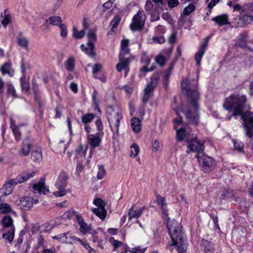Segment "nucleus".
<instances>
[{
    "label": "nucleus",
    "instance_id": "5701e85b",
    "mask_svg": "<svg viewBox=\"0 0 253 253\" xmlns=\"http://www.w3.org/2000/svg\"><path fill=\"white\" fill-rule=\"evenodd\" d=\"M173 64H171L170 67L164 72V75L162 77V82L164 87L166 89L169 86V80L171 71L173 68Z\"/></svg>",
    "mask_w": 253,
    "mask_h": 253
},
{
    "label": "nucleus",
    "instance_id": "8fccbe9b",
    "mask_svg": "<svg viewBox=\"0 0 253 253\" xmlns=\"http://www.w3.org/2000/svg\"><path fill=\"white\" fill-rule=\"evenodd\" d=\"M244 127L246 129V135L249 137L252 138L253 136V126L247 125V126H244Z\"/></svg>",
    "mask_w": 253,
    "mask_h": 253
},
{
    "label": "nucleus",
    "instance_id": "4c0bfd02",
    "mask_svg": "<svg viewBox=\"0 0 253 253\" xmlns=\"http://www.w3.org/2000/svg\"><path fill=\"white\" fill-rule=\"evenodd\" d=\"M85 35L84 30H82L78 31L77 29L74 27L73 29V36L76 39H80L84 37Z\"/></svg>",
    "mask_w": 253,
    "mask_h": 253
},
{
    "label": "nucleus",
    "instance_id": "ddd939ff",
    "mask_svg": "<svg viewBox=\"0 0 253 253\" xmlns=\"http://www.w3.org/2000/svg\"><path fill=\"white\" fill-rule=\"evenodd\" d=\"M241 15L235 17L233 23L237 27H244L253 22L251 15L240 14Z\"/></svg>",
    "mask_w": 253,
    "mask_h": 253
},
{
    "label": "nucleus",
    "instance_id": "4468645a",
    "mask_svg": "<svg viewBox=\"0 0 253 253\" xmlns=\"http://www.w3.org/2000/svg\"><path fill=\"white\" fill-rule=\"evenodd\" d=\"M52 238L62 243L71 244H73L77 242V240H79V238L72 236L69 232L53 236Z\"/></svg>",
    "mask_w": 253,
    "mask_h": 253
},
{
    "label": "nucleus",
    "instance_id": "dca6fc26",
    "mask_svg": "<svg viewBox=\"0 0 253 253\" xmlns=\"http://www.w3.org/2000/svg\"><path fill=\"white\" fill-rule=\"evenodd\" d=\"M234 11L239 12L240 14L250 15L253 13V3L245 4L243 6L237 3L233 6Z\"/></svg>",
    "mask_w": 253,
    "mask_h": 253
},
{
    "label": "nucleus",
    "instance_id": "f3484780",
    "mask_svg": "<svg viewBox=\"0 0 253 253\" xmlns=\"http://www.w3.org/2000/svg\"><path fill=\"white\" fill-rule=\"evenodd\" d=\"M129 58L128 57H119V62L116 65V70L121 72L123 70L125 71V76H126L129 71Z\"/></svg>",
    "mask_w": 253,
    "mask_h": 253
},
{
    "label": "nucleus",
    "instance_id": "052dcab7",
    "mask_svg": "<svg viewBox=\"0 0 253 253\" xmlns=\"http://www.w3.org/2000/svg\"><path fill=\"white\" fill-rule=\"evenodd\" d=\"M59 149L57 150L58 152L61 153L63 152L64 153L66 150V145L64 144V140H61L60 141V143L59 144Z\"/></svg>",
    "mask_w": 253,
    "mask_h": 253
},
{
    "label": "nucleus",
    "instance_id": "a18cd8bd",
    "mask_svg": "<svg viewBox=\"0 0 253 253\" xmlns=\"http://www.w3.org/2000/svg\"><path fill=\"white\" fill-rule=\"evenodd\" d=\"M120 21L121 18L119 16H116L114 17L113 19L110 24V26L111 27L112 31H113L114 29L117 28Z\"/></svg>",
    "mask_w": 253,
    "mask_h": 253
},
{
    "label": "nucleus",
    "instance_id": "f257e3e1",
    "mask_svg": "<svg viewBox=\"0 0 253 253\" xmlns=\"http://www.w3.org/2000/svg\"><path fill=\"white\" fill-rule=\"evenodd\" d=\"M156 201L162 210L163 219L167 221V227L172 242V245L176 247L178 253L185 252L187 249V244L185 240L184 234L182 232L181 225L174 220H170L168 212L166 198L164 197L157 195Z\"/></svg>",
    "mask_w": 253,
    "mask_h": 253
},
{
    "label": "nucleus",
    "instance_id": "f8f14e48",
    "mask_svg": "<svg viewBox=\"0 0 253 253\" xmlns=\"http://www.w3.org/2000/svg\"><path fill=\"white\" fill-rule=\"evenodd\" d=\"M103 132H97L96 134H88L87 135V142L90 145L91 149H93L100 145Z\"/></svg>",
    "mask_w": 253,
    "mask_h": 253
},
{
    "label": "nucleus",
    "instance_id": "de8ad7c7",
    "mask_svg": "<svg viewBox=\"0 0 253 253\" xmlns=\"http://www.w3.org/2000/svg\"><path fill=\"white\" fill-rule=\"evenodd\" d=\"M93 204L98 207L97 208H105V202L100 198H96L93 201Z\"/></svg>",
    "mask_w": 253,
    "mask_h": 253
},
{
    "label": "nucleus",
    "instance_id": "bf43d9fd",
    "mask_svg": "<svg viewBox=\"0 0 253 253\" xmlns=\"http://www.w3.org/2000/svg\"><path fill=\"white\" fill-rule=\"evenodd\" d=\"M234 147L238 151H241L243 149L244 144L241 142L235 141L234 142Z\"/></svg>",
    "mask_w": 253,
    "mask_h": 253
},
{
    "label": "nucleus",
    "instance_id": "a19ab883",
    "mask_svg": "<svg viewBox=\"0 0 253 253\" xmlns=\"http://www.w3.org/2000/svg\"><path fill=\"white\" fill-rule=\"evenodd\" d=\"M94 118V115L91 113H87L83 115L82 117V121L84 124H86L91 122Z\"/></svg>",
    "mask_w": 253,
    "mask_h": 253
},
{
    "label": "nucleus",
    "instance_id": "72a5a7b5",
    "mask_svg": "<svg viewBox=\"0 0 253 253\" xmlns=\"http://www.w3.org/2000/svg\"><path fill=\"white\" fill-rule=\"evenodd\" d=\"M0 211L2 213H7L12 212V213L16 214V213L12 211L11 206L5 203H2L0 204Z\"/></svg>",
    "mask_w": 253,
    "mask_h": 253
},
{
    "label": "nucleus",
    "instance_id": "2f4dec72",
    "mask_svg": "<svg viewBox=\"0 0 253 253\" xmlns=\"http://www.w3.org/2000/svg\"><path fill=\"white\" fill-rule=\"evenodd\" d=\"M49 22V24L58 26L62 25V19L60 16H51L46 20V22Z\"/></svg>",
    "mask_w": 253,
    "mask_h": 253
},
{
    "label": "nucleus",
    "instance_id": "338daca9",
    "mask_svg": "<svg viewBox=\"0 0 253 253\" xmlns=\"http://www.w3.org/2000/svg\"><path fill=\"white\" fill-rule=\"evenodd\" d=\"M122 244V243L121 242L116 240H114L112 242V245L114 248V250H116L117 248L120 247Z\"/></svg>",
    "mask_w": 253,
    "mask_h": 253
},
{
    "label": "nucleus",
    "instance_id": "6e6d98bb",
    "mask_svg": "<svg viewBox=\"0 0 253 253\" xmlns=\"http://www.w3.org/2000/svg\"><path fill=\"white\" fill-rule=\"evenodd\" d=\"M153 69H148L146 65H144L140 69V73L139 76L140 77L142 76H145V74L149 71H152Z\"/></svg>",
    "mask_w": 253,
    "mask_h": 253
},
{
    "label": "nucleus",
    "instance_id": "7c9ffc66",
    "mask_svg": "<svg viewBox=\"0 0 253 253\" xmlns=\"http://www.w3.org/2000/svg\"><path fill=\"white\" fill-rule=\"evenodd\" d=\"M92 212L101 219H104L106 216L107 211L105 208H94Z\"/></svg>",
    "mask_w": 253,
    "mask_h": 253
},
{
    "label": "nucleus",
    "instance_id": "423d86ee",
    "mask_svg": "<svg viewBox=\"0 0 253 253\" xmlns=\"http://www.w3.org/2000/svg\"><path fill=\"white\" fill-rule=\"evenodd\" d=\"M187 143V153L196 152V158H199V156L203 155V152L205 148L204 142L198 140L196 137L193 136L186 138Z\"/></svg>",
    "mask_w": 253,
    "mask_h": 253
},
{
    "label": "nucleus",
    "instance_id": "6e6552de",
    "mask_svg": "<svg viewBox=\"0 0 253 253\" xmlns=\"http://www.w3.org/2000/svg\"><path fill=\"white\" fill-rule=\"evenodd\" d=\"M159 76L158 74H154L151 78V82L148 84L144 89V94L142 97V101L146 103L153 96L154 89L157 86Z\"/></svg>",
    "mask_w": 253,
    "mask_h": 253
},
{
    "label": "nucleus",
    "instance_id": "20e7f679",
    "mask_svg": "<svg viewBox=\"0 0 253 253\" xmlns=\"http://www.w3.org/2000/svg\"><path fill=\"white\" fill-rule=\"evenodd\" d=\"M107 116L113 138L119 135L120 121L123 118V112L120 105L116 104L108 105L107 108Z\"/></svg>",
    "mask_w": 253,
    "mask_h": 253
},
{
    "label": "nucleus",
    "instance_id": "864d4df0",
    "mask_svg": "<svg viewBox=\"0 0 253 253\" xmlns=\"http://www.w3.org/2000/svg\"><path fill=\"white\" fill-rule=\"evenodd\" d=\"M129 52L130 49L128 47H121L119 57H126L125 55L129 54Z\"/></svg>",
    "mask_w": 253,
    "mask_h": 253
},
{
    "label": "nucleus",
    "instance_id": "a211bd4d",
    "mask_svg": "<svg viewBox=\"0 0 253 253\" xmlns=\"http://www.w3.org/2000/svg\"><path fill=\"white\" fill-rule=\"evenodd\" d=\"M16 184V182L14 179L6 181L0 189V194L1 196H5L10 195L12 192L13 186Z\"/></svg>",
    "mask_w": 253,
    "mask_h": 253
},
{
    "label": "nucleus",
    "instance_id": "c03bdc74",
    "mask_svg": "<svg viewBox=\"0 0 253 253\" xmlns=\"http://www.w3.org/2000/svg\"><path fill=\"white\" fill-rule=\"evenodd\" d=\"M195 10V5L191 3L186 6L183 10V14L185 15H189L191 13Z\"/></svg>",
    "mask_w": 253,
    "mask_h": 253
},
{
    "label": "nucleus",
    "instance_id": "a878e982",
    "mask_svg": "<svg viewBox=\"0 0 253 253\" xmlns=\"http://www.w3.org/2000/svg\"><path fill=\"white\" fill-rule=\"evenodd\" d=\"M34 172H32L31 173L23 172L21 174L19 175L18 176H17V177L14 179V180H15L17 184L18 183H21L27 181L30 177H33L34 176Z\"/></svg>",
    "mask_w": 253,
    "mask_h": 253
},
{
    "label": "nucleus",
    "instance_id": "aec40b11",
    "mask_svg": "<svg viewBox=\"0 0 253 253\" xmlns=\"http://www.w3.org/2000/svg\"><path fill=\"white\" fill-rule=\"evenodd\" d=\"M33 139L30 137H26L22 142L21 147V153L24 156H27L29 154L31 148L33 144Z\"/></svg>",
    "mask_w": 253,
    "mask_h": 253
},
{
    "label": "nucleus",
    "instance_id": "473e14b6",
    "mask_svg": "<svg viewBox=\"0 0 253 253\" xmlns=\"http://www.w3.org/2000/svg\"><path fill=\"white\" fill-rule=\"evenodd\" d=\"M1 71L3 75L8 74L12 76L14 71L11 69V64L9 63H5L1 68Z\"/></svg>",
    "mask_w": 253,
    "mask_h": 253
},
{
    "label": "nucleus",
    "instance_id": "9b49d317",
    "mask_svg": "<svg viewBox=\"0 0 253 253\" xmlns=\"http://www.w3.org/2000/svg\"><path fill=\"white\" fill-rule=\"evenodd\" d=\"M87 38L88 42L87 43V47L84 44H82L81 45V48L83 51L86 52V53L89 56H94L95 55V53L93 51L94 45L92 42L96 40L95 32L92 30L90 31L87 34Z\"/></svg>",
    "mask_w": 253,
    "mask_h": 253
},
{
    "label": "nucleus",
    "instance_id": "7ed1b4c3",
    "mask_svg": "<svg viewBox=\"0 0 253 253\" xmlns=\"http://www.w3.org/2000/svg\"><path fill=\"white\" fill-rule=\"evenodd\" d=\"M181 84L182 92L185 93L188 97L189 106L193 108L195 112L193 113L189 109L185 112L184 108H182V111L185 115L189 123L197 125L199 122V115L197 113L199 108V101L200 99V95L198 90V81L184 79L182 80Z\"/></svg>",
    "mask_w": 253,
    "mask_h": 253
},
{
    "label": "nucleus",
    "instance_id": "e2e57ef3",
    "mask_svg": "<svg viewBox=\"0 0 253 253\" xmlns=\"http://www.w3.org/2000/svg\"><path fill=\"white\" fill-rule=\"evenodd\" d=\"M168 3L169 7L173 8L179 4V1L178 0H169Z\"/></svg>",
    "mask_w": 253,
    "mask_h": 253
},
{
    "label": "nucleus",
    "instance_id": "ea45409f",
    "mask_svg": "<svg viewBox=\"0 0 253 253\" xmlns=\"http://www.w3.org/2000/svg\"><path fill=\"white\" fill-rule=\"evenodd\" d=\"M139 151V147L138 145L135 143L132 144L130 147V157L135 158L136 157Z\"/></svg>",
    "mask_w": 253,
    "mask_h": 253
},
{
    "label": "nucleus",
    "instance_id": "b1692460",
    "mask_svg": "<svg viewBox=\"0 0 253 253\" xmlns=\"http://www.w3.org/2000/svg\"><path fill=\"white\" fill-rule=\"evenodd\" d=\"M212 20L214 21L219 26L230 24L228 22V15L225 14L216 16L213 18Z\"/></svg>",
    "mask_w": 253,
    "mask_h": 253
},
{
    "label": "nucleus",
    "instance_id": "680f3d73",
    "mask_svg": "<svg viewBox=\"0 0 253 253\" xmlns=\"http://www.w3.org/2000/svg\"><path fill=\"white\" fill-rule=\"evenodd\" d=\"M141 61L146 65H149L150 63V59L147 56L146 54H143L141 58Z\"/></svg>",
    "mask_w": 253,
    "mask_h": 253
},
{
    "label": "nucleus",
    "instance_id": "9d476101",
    "mask_svg": "<svg viewBox=\"0 0 253 253\" xmlns=\"http://www.w3.org/2000/svg\"><path fill=\"white\" fill-rule=\"evenodd\" d=\"M201 165L203 170L208 173L213 169L216 165L215 161L211 157L206 156L203 152V155L196 158Z\"/></svg>",
    "mask_w": 253,
    "mask_h": 253
},
{
    "label": "nucleus",
    "instance_id": "3c124183",
    "mask_svg": "<svg viewBox=\"0 0 253 253\" xmlns=\"http://www.w3.org/2000/svg\"><path fill=\"white\" fill-rule=\"evenodd\" d=\"M152 40L154 42L159 44H163L165 42V39L163 36H155Z\"/></svg>",
    "mask_w": 253,
    "mask_h": 253
},
{
    "label": "nucleus",
    "instance_id": "09e8293b",
    "mask_svg": "<svg viewBox=\"0 0 253 253\" xmlns=\"http://www.w3.org/2000/svg\"><path fill=\"white\" fill-rule=\"evenodd\" d=\"M7 92L11 94L14 98L17 97L15 88L11 84H8L7 85Z\"/></svg>",
    "mask_w": 253,
    "mask_h": 253
},
{
    "label": "nucleus",
    "instance_id": "5fc2aeb1",
    "mask_svg": "<svg viewBox=\"0 0 253 253\" xmlns=\"http://www.w3.org/2000/svg\"><path fill=\"white\" fill-rule=\"evenodd\" d=\"M60 29V36L62 37H66L67 35L68 31L67 27L64 24L60 25L59 27Z\"/></svg>",
    "mask_w": 253,
    "mask_h": 253
},
{
    "label": "nucleus",
    "instance_id": "bb28decb",
    "mask_svg": "<svg viewBox=\"0 0 253 253\" xmlns=\"http://www.w3.org/2000/svg\"><path fill=\"white\" fill-rule=\"evenodd\" d=\"M131 126L133 131L135 133L139 132L141 129V123L140 120L136 117H133L131 120Z\"/></svg>",
    "mask_w": 253,
    "mask_h": 253
},
{
    "label": "nucleus",
    "instance_id": "0eeeda50",
    "mask_svg": "<svg viewBox=\"0 0 253 253\" xmlns=\"http://www.w3.org/2000/svg\"><path fill=\"white\" fill-rule=\"evenodd\" d=\"M68 178V174L66 172L63 171L60 172L55 184L59 191L54 192L53 195L57 197H61L66 195L67 191L65 190V187L67 184Z\"/></svg>",
    "mask_w": 253,
    "mask_h": 253
},
{
    "label": "nucleus",
    "instance_id": "0e129e2a",
    "mask_svg": "<svg viewBox=\"0 0 253 253\" xmlns=\"http://www.w3.org/2000/svg\"><path fill=\"white\" fill-rule=\"evenodd\" d=\"M153 7L152 2L150 0H147L145 4V9L147 11H150Z\"/></svg>",
    "mask_w": 253,
    "mask_h": 253
},
{
    "label": "nucleus",
    "instance_id": "c85d7f7f",
    "mask_svg": "<svg viewBox=\"0 0 253 253\" xmlns=\"http://www.w3.org/2000/svg\"><path fill=\"white\" fill-rule=\"evenodd\" d=\"M77 219L80 226L81 232L84 234H86L88 231L90 230V228L87 225V223L84 221L83 218H82L81 217L78 216Z\"/></svg>",
    "mask_w": 253,
    "mask_h": 253
},
{
    "label": "nucleus",
    "instance_id": "c756f323",
    "mask_svg": "<svg viewBox=\"0 0 253 253\" xmlns=\"http://www.w3.org/2000/svg\"><path fill=\"white\" fill-rule=\"evenodd\" d=\"M33 189L35 191H37L39 193H42L45 194L48 192V190L45 187V186L43 182H39L37 184L33 185Z\"/></svg>",
    "mask_w": 253,
    "mask_h": 253
},
{
    "label": "nucleus",
    "instance_id": "37998d69",
    "mask_svg": "<svg viewBox=\"0 0 253 253\" xmlns=\"http://www.w3.org/2000/svg\"><path fill=\"white\" fill-rule=\"evenodd\" d=\"M98 167V171L97 172V178L98 179H101L106 175V170L104 166L102 165H99Z\"/></svg>",
    "mask_w": 253,
    "mask_h": 253
},
{
    "label": "nucleus",
    "instance_id": "c9c22d12",
    "mask_svg": "<svg viewBox=\"0 0 253 253\" xmlns=\"http://www.w3.org/2000/svg\"><path fill=\"white\" fill-rule=\"evenodd\" d=\"M174 128L176 130L177 139L179 141H181L184 139L186 135L185 128L184 127H181L179 129H177L175 126Z\"/></svg>",
    "mask_w": 253,
    "mask_h": 253
},
{
    "label": "nucleus",
    "instance_id": "49530a36",
    "mask_svg": "<svg viewBox=\"0 0 253 253\" xmlns=\"http://www.w3.org/2000/svg\"><path fill=\"white\" fill-rule=\"evenodd\" d=\"M156 62L160 65L161 66H163L165 64L166 59L165 57L162 55H158L155 57Z\"/></svg>",
    "mask_w": 253,
    "mask_h": 253
},
{
    "label": "nucleus",
    "instance_id": "cd10ccee",
    "mask_svg": "<svg viewBox=\"0 0 253 253\" xmlns=\"http://www.w3.org/2000/svg\"><path fill=\"white\" fill-rule=\"evenodd\" d=\"M75 67V59L73 56L70 57L65 62V67L69 72H73Z\"/></svg>",
    "mask_w": 253,
    "mask_h": 253
},
{
    "label": "nucleus",
    "instance_id": "6ab92c4d",
    "mask_svg": "<svg viewBox=\"0 0 253 253\" xmlns=\"http://www.w3.org/2000/svg\"><path fill=\"white\" fill-rule=\"evenodd\" d=\"M210 39L209 37L205 39V42L200 46L198 51L195 54V58L197 65H199L202 57L203 56L208 46V42Z\"/></svg>",
    "mask_w": 253,
    "mask_h": 253
},
{
    "label": "nucleus",
    "instance_id": "774afa93",
    "mask_svg": "<svg viewBox=\"0 0 253 253\" xmlns=\"http://www.w3.org/2000/svg\"><path fill=\"white\" fill-rule=\"evenodd\" d=\"M214 249L210 246H207L205 248V253H214Z\"/></svg>",
    "mask_w": 253,
    "mask_h": 253
},
{
    "label": "nucleus",
    "instance_id": "412c9836",
    "mask_svg": "<svg viewBox=\"0 0 253 253\" xmlns=\"http://www.w3.org/2000/svg\"><path fill=\"white\" fill-rule=\"evenodd\" d=\"M145 209L144 207L138 209L136 204L133 205L129 209L128 212V219L130 220L132 218H138L143 213V210Z\"/></svg>",
    "mask_w": 253,
    "mask_h": 253
},
{
    "label": "nucleus",
    "instance_id": "f704fd0d",
    "mask_svg": "<svg viewBox=\"0 0 253 253\" xmlns=\"http://www.w3.org/2000/svg\"><path fill=\"white\" fill-rule=\"evenodd\" d=\"M31 158L35 162L39 163L42 160V151L41 149H38L32 152Z\"/></svg>",
    "mask_w": 253,
    "mask_h": 253
},
{
    "label": "nucleus",
    "instance_id": "1a4fd4ad",
    "mask_svg": "<svg viewBox=\"0 0 253 253\" xmlns=\"http://www.w3.org/2000/svg\"><path fill=\"white\" fill-rule=\"evenodd\" d=\"M145 17L144 12L142 10H138L132 18L130 29L133 31L141 30L145 23Z\"/></svg>",
    "mask_w": 253,
    "mask_h": 253
},
{
    "label": "nucleus",
    "instance_id": "79ce46f5",
    "mask_svg": "<svg viewBox=\"0 0 253 253\" xmlns=\"http://www.w3.org/2000/svg\"><path fill=\"white\" fill-rule=\"evenodd\" d=\"M87 150V148H85L84 149L83 146L80 145L79 147L76 149L75 153L77 156H81L83 158H85V156L86 154V151Z\"/></svg>",
    "mask_w": 253,
    "mask_h": 253
},
{
    "label": "nucleus",
    "instance_id": "39448f33",
    "mask_svg": "<svg viewBox=\"0 0 253 253\" xmlns=\"http://www.w3.org/2000/svg\"><path fill=\"white\" fill-rule=\"evenodd\" d=\"M4 233L2 238L7 242L11 243L14 239L15 228L14 221L9 215L4 216L1 221Z\"/></svg>",
    "mask_w": 253,
    "mask_h": 253
},
{
    "label": "nucleus",
    "instance_id": "4be33fe9",
    "mask_svg": "<svg viewBox=\"0 0 253 253\" xmlns=\"http://www.w3.org/2000/svg\"><path fill=\"white\" fill-rule=\"evenodd\" d=\"M248 34L247 32H244L240 34L237 39L236 45L242 48H247L248 50L253 52V49L250 48L247 45L246 39L248 37Z\"/></svg>",
    "mask_w": 253,
    "mask_h": 253
},
{
    "label": "nucleus",
    "instance_id": "603ef678",
    "mask_svg": "<svg viewBox=\"0 0 253 253\" xmlns=\"http://www.w3.org/2000/svg\"><path fill=\"white\" fill-rule=\"evenodd\" d=\"M10 15L9 14H6L1 21V24L4 27H6L7 25L10 22Z\"/></svg>",
    "mask_w": 253,
    "mask_h": 253
},
{
    "label": "nucleus",
    "instance_id": "2eb2a0df",
    "mask_svg": "<svg viewBox=\"0 0 253 253\" xmlns=\"http://www.w3.org/2000/svg\"><path fill=\"white\" fill-rule=\"evenodd\" d=\"M32 198L29 196L23 197L15 201V204L21 209L29 210L33 207Z\"/></svg>",
    "mask_w": 253,
    "mask_h": 253
},
{
    "label": "nucleus",
    "instance_id": "13d9d810",
    "mask_svg": "<svg viewBox=\"0 0 253 253\" xmlns=\"http://www.w3.org/2000/svg\"><path fill=\"white\" fill-rule=\"evenodd\" d=\"M92 73L94 75L100 71L102 68L100 64H95L92 67Z\"/></svg>",
    "mask_w": 253,
    "mask_h": 253
},
{
    "label": "nucleus",
    "instance_id": "69168bd1",
    "mask_svg": "<svg viewBox=\"0 0 253 253\" xmlns=\"http://www.w3.org/2000/svg\"><path fill=\"white\" fill-rule=\"evenodd\" d=\"M155 32L157 34H160L165 32V28L162 25H158L155 28Z\"/></svg>",
    "mask_w": 253,
    "mask_h": 253
},
{
    "label": "nucleus",
    "instance_id": "4d7b16f0",
    "mask_svg": "<svg viewBox=\"0 0 253 253\" xmlns=\"http://www.w3.org/2000/svg\"><path fill=\"white\" fill-rule=\"evenodd\" d=\"M95 125L98 130V132H103V126L102 121L100 119H98L95 121Z\"/></svg>",
    "mask_w": 253,
    "mask_h": 253
},
{
    "label": "nucleus",
    "instance_id": "393cba45",
    "mask_svg": "<svg viewBox=\"0 0 253 253\" xmlns=\"http://www.w3.org/2000/svg\"><path fill=\"white\" fill-rule=\"evenodd\" d=\"M10 128L13 132V133L15 136V139L17 141H19L21 138V133L20 131L19 126H16L12 118L10 119Z\"/></svg>",
    "mask_w": 253,
    "mask_h": 253
},
{
    "label": "nucleus",
    "instance_id": "e433bc0d",
    "mask_svg": "<svg viewBox=\"0 0 253 253\" xmlns=\"http://www.w3.org/2000/svg\"><path fill=\"white\" fill-rule=\"evenodd\" d=\"M17 42L19 46H22L25 49L28 48L29 41L25 37L19 36L17 38Z\"/></svg>",
    "mask_w": 253,
    "mask_h": 253
},
{
    "label": "nucleus",
    "instance_id": "f03ea898",
    "mask_svg": "<svg viewBox=\"0 0 253 253\" xmlns=\"http://www.w3.org/2000/svg\"><path fill=\"white\" fill-rule=\"evenodd\" d=\"M246 96L240 94L234 93L226 98L223 107L227 110H233L231 115L226 117L227 120H230L232 116H240L244 126H253V113L249 111L250 107L246 106Z\"/></svg>",
    "mask_w": 253,
    "mask_h": 253
},
{
    "label": "nucleus",
    "instance_id": "58836bf2",
    "mask_svg": "<svg viewBox=\"0 0 253 253\" xmlns=\"http://www.w3.org/2000/svg\"><path fill=\"white\" fill-rule=\"evenodd\" d=\"M20 82L22 90L25 92H28L30 89L29 83L26 80L25 77L21 78Z\"/></svg>",
    "mask_w": 253,
    "mask_h": 253
}]
</instances>
